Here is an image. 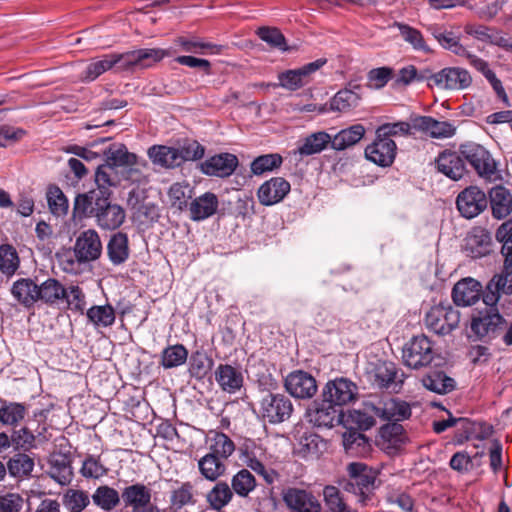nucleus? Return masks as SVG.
Wrapping results in <instances>:
<instances>
[{"mask_svg":"<svg viewBox=\"0 0 512 512\" xmlns=\"http://www.w3.org/2000/svg\"><path fill=\"white\" fill-rule=\"evenodd\" d=\"M121 182V177L116 169L106 163L100 165L95 173L96 189H92L86 193L78 194L73 204V213L86 214L91 212V201L102 199H110L112 195L111 188L117 187Z\"/></svg>","mask_w":512,"mask_h":512,"instance_id":"f257e3e1","label":"nucleus"},{"mask_svg":"<svg viewBox=\"0 0 512 512\" xmlns=\"http://www.w3.org/2000/svg\"><path fill=\"white\" fill-rule=\"evenodd\" d=\"M350 480L345 485V490L358 496V502L366 505L375 488L377 472L361 462H352L347 466Z\"/></svg>","mask_w":512,"mask_h":512,"instance_id":"f03ea898","label":"nucleus"},{"mask_svg":"<svg viewBox=\"0 0 512 512\" xmlns=\"http://www.w3.org/2000/svg\"><path fill=\"white\" fill-rule=\"evenodd\" d=\"M506 320L497 307L476 310L471 318V330L479 340H492L504 332Z\"/></svg>","mask_w":512,"mask_h":512,"instance_id":"7ed1b4c3","label":"nucleus"},{"mask_svg":"<svg viewBox=\"0 0 512 512\" xmlns=\"http://www.w3.org/2000/svg\"><path fill=\"white\" fill-rule=\"evenodd\" d=\"M110 199L92 200L91 212L86 214L73 213L79 218L95 217L97 225L104 230H115L120 227L126 218L124 209L118 204H112Z\"/></svg>","mask_w":512,"mask_h":512,"instance_id":"20e7f679","label":"nucleus"},{"mask_svg":"<svg viewBox=\"0 0 512 512\" xmlns=\"http://www.w3.org/2000/svg\"><path fill=\"white\" fill-rule=\"evenodd\" d=\"M259 416L270 424L287 421L293 412L291 400L279 393H266L259 401Z\"/></svg>","mask_w":512,"mask_h":512,"instance_id":"39448f33","label":"nucleus"},{"mask_svg":"<svg viewBox=\"0 0 512 512\" xmlns=\"http://www.w3.org/2000/svg\"><path fill=\"white\" fill-rule=\"evenodd\" d=\"M425 323L435 334L447 335L458 327L460 312L450 304L440 303L426 313Z\"/></svg>","mask_w":512,"mask_h":512,"instance_id":"423d86ee","label":"nucleus"},{"mask_svg":"<svg viewBox=\"0 0 512 512\" xmlns=\"http://www.w3.org/2000/svg\"><path fill=\"white\" fill-rule=\"evenodd\" d=\"M322 397L335 407L348 405L356 401L358 386L348 378L338 377L325 384Z\"/></svg>","mask_w":512,"mask_h":512,"instance_id":"0eeeda50","label":"nucleus"},{"mask_svg":"<svg viewBox=\"0 0 512 512\" xmlns=\"http://www.w3.org/2000/svg\"><path fill=\"white\" fill-rule=\"evenodd\" d=\"M460 153L479 176L490 179L496 173V162L482 145L473 142L462 144Z\"/></svg>","mask_w":512,"mask_h":512,"instance_id":"6e6552de","label":"nucleus"},{"mask_svg":"<svg viewBox=\"0 0 512 512\" xmlns=\"http://www.w3.org/2000/svg\"><path fill=\"white\" fill-rule=\"evenodd\" d=\"M434 357L432 344L425 335L413 337L403 348V361L414 369L427 366Z\"/></svg>","mask_w":512,"mask_h":512,"instance_id":"1a4fd4ad","label":"nucleus"},{"mask_svg":"<svg viewBox=\"0 0 512 512\" xmlns=\"http://www.w3.org/2000/svg\"><path fill=\"white\" fill-rule=\"evenodd\" d=\"M103 246L95 229L82 231L76 238L73 252L78 263L96 261L102 254Z\"/></svg>","mask_w":512,"mask_h":512,"instance_id":"9d476101","label":"nucleus"},{"mask_svg":"<svg viewBox=\"0 0 512 512\" xmlns=\"http://www.w3.org/2000/svg\"><path fill=\"white\" fill-rule=\"evenodd\" d=\"M472 83L470 73L461 67H446L429 76V84L444 90H464Z\"/></svg>","mask_w":512,"mask_h":512,"instance_id":"9b49d317","label":"nucleus"},{"mask_svg":"<svg viewBox=\"0 0 512 512\" xmlns=\"http://www.w3.org/2000/svg\"><path fill=\"white\" fill-rule=\"evenodd\" d=\"M120 54L122 71L149 68L169 56V52L161 48H143Z\"/></svg>","mask_w":512,"mask_h":512,"instance_id":"f8f14e48","label":"nucleus"},{"mask_svg":"<svg viewBox=\"0 0 512 512\" xmlns=\"http://www.w3.org/2000/svg\"><path fill=\"white\" fill-rule=\"evenodd\" d=\"M122 501L131 512H159L152 503V492L143 483H135L125 487L121 492Z\"/></svg>","mask_w":512,"mask_h":512,"instance_id":"ddd939ff","label":"nucleus"},{"mask_svg":"<svg viewBox=\"0 0 512 512\" xmlns=\"http://www.w3.org/2000/svg\"><path fill=\"white\" fill-rule=\"evenodd\" d=\"M282 499L291 512H321L317 497L308 490L288 487L282 492Z\"/></svg>","mask_w":512,"mask_h":512,"instance_id":"4468645a","label":"nucleus"},{"mask_svg":"<svg viewBox=\"0 0 512 512\" xmlns=\"http://www.w3.org/2000/svg\"><path fill=\"white\" fill-rule=\"evenodd\" d=\"M325 63L326 59H317L298 69L286 70L278 75V85L286 90L296 91L305 86L309 82L310 75Z\"/></svg>","mask_w":512,"mask_h":512,"instance_id":"2eb2a0df","label":"nucleus"},{"mask_svg":"<svg viewBox=\"0 0 512 512\" xmlns=\"http://www.w3.org/2000/svg\"><path fill=\"white\" fill-rule=\"evenodd\" d=\"M487 204L486 194L476 186H470L461 191L456 200L459 212L467 219L479 215Z\"/></svg>","mask_w":512,"mask_h":512,"instance_id":"dca6fc26","label":"nucleus"},{"mask_svg":"<svg viewBox=\"0 0 512 512\" xmlns=\"http://www.w3.org/2000/svg\"><path fill=\"white\" fill-rule=\"evenodd\" d=\"M286 391L297 399H310L317 392V383L315 378L303 370H296L285 378Z\"/></svg>","mask_w":512,"mask_h":512,"instance_id":"f3484780","label":"nucleus"},{"mask_svg":"<svg viewBox=\"0 0 512 512\" xmlns=\"http://www.w3.org/2000/svg\"><path fill=\"white\" fill-rule=\"evenodd\" d=\"M341 411L333 404L327 402L324 398L321 402H313L307 410L308 420L313 426L332 428L340 423Z\"/></svg>","mask_w":512,"mask_h":512,"instance_id":"a211bd4d","label":"nucleus"},{"mask_svg":"<svg viewBox=\"0 0 512 512\" xmlns=\"http://www.w3.org/2000/svg\"><path fill=\"white\" fill-rule=\"evenodd\" d=\"M396 143L390 138L378 137L365 149V156L371 162L381 167L392 165L396 156Z\"/></svg>","mask_w":512,"mask_h":512,"instance_id":"6ab92c4d","label":"nucleus"},{"mask_svg":"<svg viewBox=\"0 0 512 512\" xmlns=\"http://www.w3.org/2000/svg\"><path fill=\"white\" fill-rule=\"evenodd\" d=\"M214 378L220 389L229 394L238 392L244 384L241 367L231 364H219L214 371Z\"/></svg>","mask_w":512,"mask_h":512,"instance_id":"aec40b11","label":"nucleus"},{"mask_svg":"<svg viewBox=\"0 0 512 512\" xmlns=\"http://www.w3.org/2000/svg\"><path fill=\"white\" fill-rule=\"evenodd\" d=\"M238 166V158L230 153L214 155L200 164V170L208 176L225 178L230 176Z\"/></svg>","mask_w":512,"mask_h":512,"instance_id":"412c9836","label":"nucleus"},{"mask_svg":"<svg viewBox=\"0 0 512 512\" xmlns=\"http://www.w3.org/2000/svg\"><path fill=\"white\" fill-rule=\"evenodd\" d=\"M437 171L451 180L457 181L466 173L464 159L456 151L444 150L435 159Z\"/></svg>","mask_w":512,"mask_h":512,"instance_id":"4be33fe9","label":"nucleus"},{"mask_svg":"<svg viewBox=\"0 0 512 512\" xmlns=\"http://www.w3.org/2000/svg\"><path fill=\"white\" fill-rule=\"evenodd\" d=\"M414 129L432 138L445 139L455 135L456 127L449 121H438L430 116H417L412 119Z\"/></svg>","mask_w":512,"mask_h":512,"instance_id":"5701e85b","label":"nucleus"},{"mask_svg":"<svg viewBox=\"0 0 512 512\" xmlns=\"http://www.w3.org/2000/svg\"><path fill=\"white\" fill-rule=\"evenodd\" d=\"M262 456V449L253 443L251 446L246 445L242 450L241 460L248 468L262 476L267 484H272L278 478V473L265 467Z\"/></svg>","mask_w":512,"mask_h":512,"instance_id":"b1692460","label":"nucleus"},{"mask_svg":"<svg viewBox=\"0 0 512 512\" xmlns=\"http://www.w3.org/2000/svg\"><path fill=\"white\" fill-rule=\"evenodd\" d=\"M482 293V285L477 280L467 277L459 280L452 289V299L457 306L475 304Z\"/></svg>","mask_w":512,"mask_h":512,"instance_id":"393cba45","label":"nucleus"},{"mask_svg":"<svg viewBox=\"0 0 512 512\" xmlns=\"http://www.w3.org/2000/svg\"><path fill=\"white\" fill-rule=\"evenodd\" d=\"M290 191V183L282 177L271 178L258 189L259 202L265 206L280 202Z\"/></svg>","mask_w":512,"mask_h":512,"instance_id":"a878e982","label":"nucleus"},{"mask_svg":"<svg viewBox=\"0 0 512 512\" xmlns=\"http://www.w3.org/2000/svg\"><path fill=\"white\" fill-rule=\"evenodd\" d=\"M327 450V442L315 433L303 434L294 448V454L304 460H317Z\"/></svg>","mask_w":512,"mask_h":512,"instance_id":"bb28decb","label":"nucleus"},{"mask_svg":"<svg viewBox=\"0 0 512 512\" xmlns=\"http://www.w3.org/2000/svg\"><path fill=\"white\" fill-rule=\"evenodd\" d=\"M218 197L212 192H206L196 197L189 205L190 219L193 221H203L213 216L218 209Z\"/></svg>","mask_w":512,"mask_h":512,"instance_id":"cd10ccee","label":"nucleus"},{"mask_svg":"<svg viewBox=\"0 0 512 512\" xmlns=\"http://www.w3.org/2000/svg\"><path fill=\"white\" fill-rule=\"evenodd\" d=\"M492 237L484 228H474L466 237V250L472 258H480L491 252Z\"/></svg>","mask_w":512,"mask_h":512,"instance_id":"c85d7f7f","label":"nucleus"},{"mask_svg":"<svg viewBox=\"0 0 512 512\" xmlns=\"http://www.w3.org/2000/svg\"><path fill=\"white\" fill-rule=\"evenodd\" d=\"M361 85L350 82L349 87L338 91L330 101L332 111L346 112L358 105L361 99Z\"/></svg>","mask_w":512,"mask_h":512,"instance_id":"c756f323","label":"nucleus"},{"mask_svg":"<svg viewBox=\"0 0 512 512\" xmlns=\"http://www.w3.org/2000/svg\"><path fill=\"white\" fill-rule=\"evenodd\" d=\"M65 297L67 288L55 278H48L38 284V303L55 306L63 302Z\"/></svg>","mask_w":512,"mask_h":512,"instance_id":"7c9ffc66","label":"nucleus"},{"mask_svg":"<svg viewBox=\"0 0 512 512\" xmlns=\"http://www.w3.org/2000/svg\"><path fill=\"white\" fill-rule=\"evenodd\" d=\"M117 66L122 71V58L120 53H114L103 56L101 59H95L85 68L82 79L84 81H94L100 75Z\"/></svg>","mask_w":512,"mask_h":512,"instance_id":"2f4dec72","label":"nucleus"},{"mask_svg":"<svg viewBox=\"0 0 512 512\" xmlns=\"http://www.w3.org/2000/svg\"><path fill=\"white\" fill-rule=\"evenodd\" d=\"M104 155L105 163L114 169L122 168L124 170L127 167L138 165L137 155L129 152L124 144L111 145L105 150Z\"/></svg>","mask_w":512,"mask_h":512,"instance_id":"473e14b6","label":"nucleus"},{"mask_svg":"<svg viewBox=\"0 0 512 512\" xmlns=\"http://www.w3.org/2000/svg\"><path fill=\"white\" fill-rule=\"evenodd\" d=\"M107 255L110 262L115 266H119L128 260L130 248L126 233L116 232L111 235L107 244Z\"/></svg>","mask_w":512,"mask_h":512,"instance_id":"72a5a7b5","label":"nucleus"},{"mask_svg":"<svg viewBox=\"0 0 512 512\" xmlns=\"http://www.w3.org/2000/svg\"><path fill=\"white\" fill-rule=\"evenodd\" d=\"M490 204L492 215L496 219L506 218L512 212V195L508 189L503 186H497L491 189Z\"/></svg>","mask_w":512,"mask_h":512,"instance_id":"f704fd0d","label":"nucleus"},{"mask_svg":"<svg viewBox=\"0 0 512 512\" xmlns=\"http://www.w3.org/2000/svg\"><path fill=\"white\" fill-rule=\"evenodd\" d=\"M6 473L13 478L23 480L32 476L35 467L34 459L25 453H16L8 461Z\"/></svg>","mask_w":512,"mask_h":512,"instance_id":"c9c22d12","label":"nucleus"},{"mask_svg":"<svg viewBox=\"0 0 512 512\" xmlns=\"http://www.w3.org/2000/svg\"><path fill=\"white\" fill-rule=\"evenodd\" d=\"M421 382L427 390L437 394L450 393L456 386L455 380L440 370L428 372L422 377Z\"/></svg>","mask_w":512,"mask_h":512,"instance_id":"e433bc0d","label":"nucleus"},{"mask_svg":"<svg viewBox=\"0 0 512 512\" xmlns=\"http://www.w3.org/2000/svg\"><path fill=\"white\" fill-rule=\"evenodd\" d=\"M12 295L26 308L38 303V284L29 278L17 280L11 289Z\"/></svg>","mask_w":512,"mask_h":512,"instance_id":"4c0bfd02","label":"nucleus"},{"mask_svg":"<svg viewBox=\"0 0 512 512\" xmlns=\"http://www.w3.org/2000/svg\"><path fill=\"white\" fill-rule=\"evenodd\" d=\"M362 124H354L332 136V149L342 151L356 145L365 135Z\"/></svg>","mask_w":512,"mask_h":512,"instance_id":"58836bf2","label":"nucleus"},{"mask_svg":"<svg viewBox=\"0 0 512 512\" xmlns=\"http://www.w3.org/2000/svg\"><path fill=\"white\" fill-rule=\"evenodd\" d=\"M411 416L410 406L404 402L393 398L381 400V415L382 421H402Z\"/></svg>","mask_w":512,"mask_h":512,"instance_id":"ea45409f","label":"nucleus"},{"mask_svg":"<svg viewBox=\"0 0 512 512\" xmlns=\"http://www.w3.org/2000/svg\"><path fill=\"white\" fill-rule=\"evenodd\" d=\"M328 145L332 147V136L324 131H318L307 136L297 152L302 156H310L322 152Z\"/></svg>","mask_w":512,"mask_h":512,"instance_id":"a19ab883","label":"nucleus"},{"mask_svg":"<svg viewBox=\"0 0 512 512\" xmlns=\"http://www.w3.org/2000/svg\"><path fill=\"white\" fill-rule=\"evenodd\" d=\"M224 461L225 460L219 456L207 453L199 459L198 468L205 479L209 481H216L225 474L226 465Z\"/></svg>","mask_w":512,"mask_h":512,"instance_id":"79ce46f5","label":"nucleus"},{"mask_svg":"<svg viewBox=\"0 0 512 512\" xmlns=\"http://www.w3.org/2000/svg\"><path fill=\"white\" fill-rule=\"evenodd\" d=\"M429 30L444 49H447L460 57L466 54L467 49L460 43L459 37L452 31L444 29L441 26H432Z\"/></svg>","mask_w":512,"mask_h":512,"instance_id":"37998d69","label":"nucleus"},{"mask_svg":"<svg viewBox=\"0 0 512 512\" xmlns=\"http://www.w3.org/2000/svg\"><path fill=\"white\" fill-rule=\"evenodd\" d=\"M147 154L154 165L167 169L178 167L176 147L154 145L148 149Z\"/></svg>","mask_w":512,"mask_h":512,"instance_id":"c03bdc74","label":"nucleus"},{"mask_svg":"<svg viewBox=\"0 0 512 512\" xmlns=\"http://www.w3.org/2000/svg\"><path fill=\"white\" fill-rule=\"evenodd\" d=\"M118 491L108 485H101L92 494L93 503L104 511L115 509L121 501Z\"/></svg>","mask_w":512,"mask_h":512,"instance_id":"a18cd8bd","label":"nucleus"},{"mask_svg":"<svg viewBox=\"0 0 512 512\" xmlns=\"http://www.w3.org/2000/svg\"><path fill=\"white\" fill-rule=\"evenodd\" d=\"M26 413L24 404L3 400L0 406V423L17 426L25 418Z\"/></svg>","mask_w":512,"mask_h":512,"instance_id":"49530a36","label":"nucleus"},{"mask_svg":"<svg viewBox=\"0 0 512 512\" xmlns=\"http://www.w3.org/2000/svg\"><path fill=\"white\" fill-rule=\"evenodd\" d=\"M377 378L382 387L398 392L404 382V373L399 371L393 363H385L378 368Z\"/></svg>","mask_w":512,"mask_h":512,"instance_id":"de8ad7c7","label":"nucleus"},{"mask_svg":"<svg viewBox=\"0 0 512 512\" xmlns=\"http://www.w3.org/2000/svg\"><path fill=\"white\" fill-rule=\"evenodd\" d=\"M86 316L88 320L96 327V328H106L110 327L115 322V310L109 305H94L87 310Z\"/></svg>","mask_w":512,"mask_h":512,"instance_id":"09e8293b","label":"nucleus"},{"mask_svg":"<svg viewBox=\"0 0 512 512\" xmlns=\"http://www.w3.org/2000/svg\"><path fill=\"white\" fill-rule=\"evenodd\" d=\"M195 503L194 486L191 482H183L171 491L170 508L175 512L184 506L194 505Z\"/></svg>","mask_w":512,"mask_h":512,"instance_id":"8fccbe9b","label":"nucleus"},{"mask_svg":"<svg viewBox=\"0 0 512 512\" xmlns=\"http://www.w3.org/2000/svg\"><path fill=\"white\" fill-rule=\"evenodd\" d=\"M50 212L56 217L67 215L69 203L63 191L56 185H50L46 193Z\"/></svg>","mask_w":512,"mask_h":512,"instance_id":"3c124183","label":"nucleus"},{"mask_svg":"<svg viewBox=\"0 0 512 512\" xmlns=\"http://www.w3.org/2000/svg\"><path fill=\"white\" fill-rule=\"evenodd\" d=\"M393 26L399 29L400 35L403 38V40L409 43L413 47V49L425 53H429L432 51L430 47L426 44L422 33L416 28H413L407 24L400 22H395Z\"/></svg>","mask_w":512,"mask_h":512,"instance_id":"603ef678","label":"nucleus"},{"mask_svg":"<svg viewBox=\"0 0 512 512\" xmlns=\"http://www.w3.org/2000/svg\"><path fill=\"white\" fill-rule=\"evenodd\" d=\"M168 195L173 207L182 211L188 207V201L194 195V189L188 183H174L171 185Z\"/></svg>","mask_w":512,"mask_h":512,"instance_id":"864d4df0","label":"nucleus"},{"mask_svg":"<svg viewBox=\"0 0 512 512\" xmlns=\"http://www.w3.org/2000/svg\"><path fill=\"white\" fill-rule=\"evenodd\" d=\"M233 492L231 487L226 482H218L207 493V502L215 510H221L232 499Z\"/></svg>","mask_w":512,"mask_h":512,"instance_id":"5fc2aeb1","label":"nucleus"},{"mask_svg":"<svg viewBox=\"0 0 512 512\" xmlns=\"http://www.w3.org/2000/svg\"><path fill=\"white\" fill-rule=\"evenodd\" d=\"M256 487V479L247 469L239 470L231 479V489L240 497H247Z\"/></svg>","mask_w":512,"mask_h":512,"instance_id":"6e6d98bb","label":"nucleus"},{"mask_svg":"<svg viewBox=\"0 0 512 512\" xmlns=\"http://www.w3.org/2000/svg\"><path fill=\"white\" fill-rule=\"evenodd\" d=\"M188 358V350L182 344L166 347L161 354V365L171 369L183 365Z\"/></svg>","mask_w":512,"mask_h":512,"instance_id":"4d7b16f0","label":"nucleus"},{"mask_svg":"<svg viewBox=\"0 0 512 512\" xmlns=\"http://www.w3.org/2000/svg\"><path fill=\"white\" fill-rule=\"evenodd\" d=\"M176 43L185 51L190 53L204 54L209 51L211 54H219L221 46L205 42L198 37H178Z\"/></svg>","mask_w":512,"mask_h":512,"instance_id":"13d9d810","label":"nucleus"},{"mask_svg":"<svg viewBox=\"0 0 512 512\" xmlns=\"http://www.w3.org/2000/svg\"><path fill=\"white\" fill-rule=\"evenodd\" d=\"M323 496L329 512H357L346 503L340 490L335 486H325Z\"/></svg>","mask_w":512,"mask_h":512,"instance_id":"bf43d9fd","label":"nucleus"},{"mask_svg":"<svg viewBox=\"0 0 512 512\" xmlns=\"http://www.w3.org/2000/svg\"><path fill=\"white\" fill-rule=\"evenodd\" d=\"M209 450L210 454H214L223 460H227L234 453L235 444L226 434L222 432H215L211 437Z\"/></svg>","mask_w":512,"mask_h":512,"instance_id":"052dcab7","label":"nucleus"},{"mask_svg":"<svg viewBox=\"0 0 512 512\" xmlns=\"http://www.w3.org/2000/svg\"><path fill=\"white\" fill-rule=\"evenodd\" d=\"M178 167L187 161H197L205 154V148L197 141H187L176 148Z\"/></svg>","mask_w":512,"mask_h":512,"instance_id":"680f3d73","label":"nucleus"},{"mask_svg":"<svg viewBox=\"0 0 512 512\" xmlns=\"http://www.w3.org/2000/svg\"><path fill=\"white\" fill-rule=\"evenodd\" d=\"M19 267V257L11 245L0 246V271L8 276L13 275Z\"/></svg>","mask_w":512,"mask_h":512,"instance_id":"e2e57ef3","label":"nucleus"},{"mask_svg":"<svg viewBox=\"0 0 512 512\" xmlns=\"http://www.w3.org/2000/svg\"><path fill=\"white\" fill-rule=\"evenodd\" d=\"M213 360L205 353L196 351L190 357L189 372L192 377L202 379L211 369Z\"/></svg>","mask_w":512,"mask_h":512,"instance_id":"0e129e2a","label":"nucleus"},{"mask_svg":"<svg viewBox=\"0 0 512 512\" xmlns=\"http://www.w3.org/2000/svg\"><path fill=\"white\" fill-rule=\"evenodd\" d=\"M282 164V157L279 154H265L257 157L251 163V171L255 175H262L272 171Z\"/></svg>","mask_w":512,"mask_h":512,"instance_id":"69168bd1","label":"nucleus"},{"mask_svg":"<svg viewBox=\"0 0 512 512\" xmlns=\"http://www.w3.org/2000/svg\"><path fill=\"white\" fill-rule=\"evenodd\" d=\"M496 239L502 243L501 253L508 262H512V221L500 225L496 232Z\"/></svg>","mask_w":512,"mask_h":512,"instance_id":"338daca9","label":"nucleus"},{"mask_svg":"<svg viewBox=\"0 0 512 512\" xmlns=\"http://www.w3.org/2000/svg\"><path fill=\"white\" fill-rule=\"evenodd\" d=\"M109 469L105 467L99 457L88 456L81 467V473L85 478L99 479L107 475Z\"/></svg>","mask_w":512,"mask_h":512,"instance_id":"774afa93","label":"nucleus"}]
</instances>
